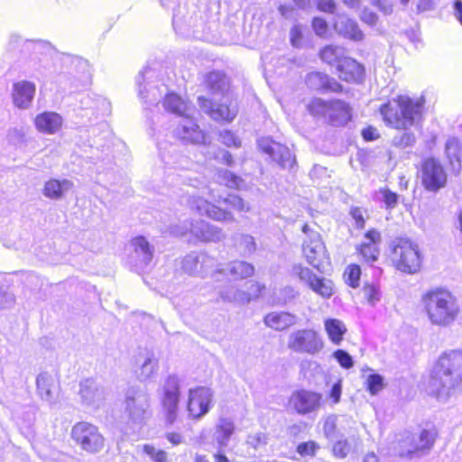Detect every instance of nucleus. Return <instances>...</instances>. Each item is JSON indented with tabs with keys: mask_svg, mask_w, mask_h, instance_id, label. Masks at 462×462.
<instances>
[{
	"mask_svg": "<svg viewBox=\"0 0 462 462\" xmlns=\"http://www.w3.org/2000/svg\"><path fill=\"white\" fill-rule=\"evenodd\" d=\"M425 386L431 396L448 398L462 387V349L443 352L435 361Z\"/></svg>",
	"mask_w": 462,
	"mask_h": 462,
	"instance_id": "1",
	"label": "nucleus"
},
{
	"mask_svg": "<svg viewBox=\"0 0 462 462\" xmlns=\"http://www.w3.org/2000/svg\"><path fill=\"white\" fill-rule=\"evenodd\" d=\"M425 106L424 97L412 98L405 94L382 104L378 111L384 125L394 130H410L420 125Z\"/></svg>",
	"mask_w": 462,
	"mask_h": 462,
	"instance_id": "2",
	"label": "nucleus"
},
{
	"mask_svg": "<svg viewBox=\"0 0 462 462\" xmlns=\"http://www.w3.org/2000/svg\"><path fill=\"white\" fill-rule=\"evenodd\" d=\"M421 304L430 323L439 327L453 324L460 313L456 297L444 288H433L424 292Z\"/></svg>",
	"mask_w": 462,
	"mask_h": 462,
	"instance_id": "3",
	"label": "nucleus"
},
{
	"mask_svg": "<svg viewBox=\"0 0 462 462\" xmlns=\"http://www.w3.org/2000/svg\"><path fill=\"white\" fill-rule=\"evenodd\" d=\"M192 210L199 217L214 222L232 223L236 221V214L246 213L249 207L240 196L228 194L226 198H218L214 201L201 197L195 198L192 200Z\"/></svg>",
	"mask_w": 462,
	"mask_h": 462,
	"instance_id": "4",
	"label": "nucleus"
},
{
	"mask_svg": "<svg viewBox=\"0 0 462 462\" xmlns=\"http://www.w3.org/2000/svg\"><path fill=\"white\" fill-rule=\"evenodd\" d=\"M306 110L312 117L323 119L327 125L335 128L346 126L353 118L351 105L339 98L326 100L312 97L307 104Z\"/></svg>",
	"mask_w": 462,
	"mask_h": 462,
	"instance_id": "5",
	"label": "nucleus"
},
{
	"mask_svg": "<svg viewBox=\"0 0 462 462\" xmlns=\"http://www.w3.org/2000/svg\"><path fill=\"white\" fill-rule=\"evenodd\" d=\"M389 261L391 265L402 273L414 274L422 266V253L413 240L397 237L389 245Z\"/></svg>",
	"mask_w": 462,
	"mask_h": 462,
	"instance_id": "6",
	"label": "nucleus"
},
{
	"mask_svg": "<svg viewBox=\"0 0 462 462\" xmlns=\"http://www.w3.org/2000/svg\"><path fill=\"white\" fill-rule=\"evenodd\" d=\"M70 437L85 452L94 454L103 449L105 438L98 428L87 421H79L72 426Z\"/></svg>",
	"mask_w": 462,
	"mask_h": 462,
	"instance_id": "7",
	"label": "nucleus"
},
{
	"mask_svg": "<svg viewBox=\"0 0 462 462\" xmlns=\"http://www.w3.org/2000/svg\"><path fill=\"white\" fill-rule=\"evenodd\" d=\"M420 178L422 187L430 192H438L448 183V174L440 161L433 156L420 162Z\"/></svg>",
	"mask_w": 462,
	"mask_h": 462,
	"instance_id": "8",
	"label": "nucleus"
},
{
	"mask_svg": "<svg viewBox=\"0 0 462 462\" xmlns=\"http://www.w3.org/2000/svg\"><path fill=\"white\" fill-rule=\"evenodd\" d=\"M303 259L319 272L330 265V255L319 233H312L301 247Z\"/></svg>",
	"mask_w": 462,
	"mask_h": 462,
	"instance_id": "9",
	"label": "nucleus"
},
{
	"mask_svg": "<svg viewBox=\"0 0 462 462\" xmlns=\"http://www.w3.org/2000/svg\"><path fill=\"white\" fill-rule=\"evenodd\" d=\"M323 404L320 393L305 388L294 390L288 399V406L298 415H306L317 411Z\"/></svg>",
	"mask_w": 462,
	"mask_h": 462,
	"instance_id": "10",
	"label": "nucleus"
},
{
	"mask_svg": "<svg viewBox=\"0 0 462 462\" xmlns=\"http://www.w3.org/2000/svg\"><path fill=\"white\" fill-rule=\"evenodd\" d=\"M324 346L320 335L313 328H303L291 333L288 347L297 353L315 355Z\"/></svg>",
	"mask_w": 462,
	"mask_h": 462,
	"instance_id": "11",
	"label": "nucleus"
},
{
	"mask_svg": "<svg viewBox=\"0 0 462 462\" xmlns=\"http://www.w3.org/2000/svg\"><path fill=\"white\" fill-rule=\"evenodd\" d=\"M364 238L365 241L356 246V254L363 265L371 267L381 254L382 233L372 227L364 233Z\"/></svg>",
	"mask_w": 462,
	"mask_h": 462,
	"instance_id": "12",
	"label": "nucleus"
},
{
	"mask_svg": "<svg viewBox=\"0 0 462 462\" xmlns=\"http://www.w3.org/2000/svg\"><path fill=\"white\" fill-rule=\"evenodd\" d=\"M437 437L438 430L435 427L420 430L418 440L412 436H407L400 441V456L412 457L429 451L433 448Z\"/></svg>",
	"mask_w": 462,
	"mask_h": 462,
	"instance_id": "13",
	"label": "nucleus"
},
{
	"mask_svg": "<svg viewBox=\"0 0 462 462\" xmlns=\"http://www.w3.org/2000/svg\"><path fill=\"white\" fill-rule=\"evenodd\" d=\"M292 270L295 276L305 282L318 295L328 299L334 294L335 290L332 281L316 275L312 270L301 263L295 264Z\"/></svg>",
	"mask_w": 462,
	"mask_h": 462,
	"instance_id": "14",
	"label": "nucleus"
},
{
	"mask_svg": "<svg viewBox=\"0 0 462 462\" xmlns=\"http://www.w3.org/2000/svg\"><path fill=\"white\" fill-rule=\"evenodd\" d=\"M260 149L282 169H291L296 164V158L291 150L275 141H262Z\"/></svg>",
	"mask_w": 462,
	"mask_h": 462,
	"instance_id": "15",
	"label": "nucleus"
},
{
	"mask_svg": "<svg viewBox=\"0 0 462 462\" xmlns=\"http://www.w3.org/2000/svg\"><path fill=\"white\" fill-rule=\"evenodd\" d=\"M180 387L177 382H168L161 401L162 410L166 424H173L178 418L180 402Z\"/></svg>",
	"mask_w": 462,
	"mask_h": 462,
	"instance_id": "16",
	"label": "nucleus"
},
{
	"mask_svg": "<svg viewBox=\"0 0 462 462\" xmlns=\"http://www.w3.org/2000/svg\"><path fill=\"white\" fill-rule=\"evenodd\" d=\"M198 103L201 109L214 121L231 123L237 115V106L232 104H213L206 97H199Z\"/></svg>",
	"mask_w": 462,
	"mask_h": 462,
	"instance_id": "17",
	"label": "nucleus"
},
{
	"mask_svg": "<svg viewBox=\"0 0 462 462\" xmlns=\"http://www.w3.org/2000/svg\"><path fill=\"white\" fill-rule=\"evenodd\" d=\"M337 77L348 84H360L364 81L365 69L363 64L352 57L346 56L336 66Z\"/></svg>",
	"mask_w": 462,
	"mask_h": 462,
	"instance_id": "18",
	"label": "nucleus"
},
{
	"mask_svg": "<svg viewBox=\"0 0 462 462\" xmlns=\"http://www.w3.org/2000/svg\"><path fill=\"white\" fill-rule=\"evenodd\" d=\"M310 88L320 93L341 94L344 92L343 85L337 79L321 71H312L306 77Z\"/></svg>",
	"mask_w": 462,
	"mask_h": 462,
	"instance_id": "19",
	"label": "nucleus"
},
{
	"mask_svg": "<svg viewBox=\"0 0 462 462\" xmlns=\"http://www.w3.org/2000/svg\"><path fill=\"white\" fill-rule=\"evenodd\" d=\"M211 402L209 391L203 387H198L189 391L188 411L194 419H199L208 411Z\"/></svg>",
	"mask_w": 462,
	"mask_h": 462,
	"instance_id": "20",
	"label": "nucleus"
},
{
	"mask_svg": "<svg viewBox=\"0 0 462 462\" xmlns=\"http://www.w3.org/2000/svg\"><path fill=\"white\" fill-rule=\"evenodd\" d=\"M34 126L39 133L45 134H57L63 125L62 116L52 111H43L33 119Z\"/></svg>",
	"mask_w": 462,
	"mask_h": 462,
	"instance_id": "21",
	"label": "nucleus"
},
{
	"mask_svg": "<svg viewBox=\"0 0 462 462\" xmlns=\"http://www.w3.org/2000/svg\"><path fill=\"white\" fill-rule=\"evenodd\" d=\"M266 292L265 284L255 280H249L236 291L235 298L238 302L245 304L263 298Z\"/></svg>",
	"mask_w": 462,
	"mask_h": 462,
	"instance_id": "22",
	"label": "nucleus"
},
{
	"mask_svg": "<svg viewBox=\"0 0 462 462\" xmlns=\"http://www.w3.org/2000/svg\"><path fill=\"white\" fill-rule=\"evenodd\" d=\"M35 85L30 81L22 80L14 83L12 98L14 104L19 108L28 107L35 95Z\"/></svg>",
	"mask_w": 462,
	"mask_h": 462,
	"instance_id": "23",
	"label": "nucleus"
},
{
	"mask_svg": "<svg viewBox=\"0 0 462 462\" xmlns=\"http://www.w3.org/2000/svg\"><path fill=\"white\" fill-rule=\"evenodd\" d=\"M149 401L145 403L138 402L135 396L128 395L125 399V414L132 423H143L148 417Z\"/></svg>",
	"mask_w": 462,
	"mask_h": 462,
	"instance_id": "24",
	"label": "nucleus"
},
{
	"mask_svg": "<svg viewBox=\"0 0 462 462\" xmlns=\"http://www.w3.org/2000/svg\"><path fill=\"white\" fill-rule=\"evenodd\" d=\"M178 134L187 142L206 144L207 135L199 128L193 117L186 116L185 122L178 128Z\"/></svg>",
	"mask_w": 462,
	"mask_h": 462,
	"instance_id": "25",
	"label": "nucleus"
},
{
	"mask_svg": "<svg viewBox=\"0 0 462 462\" xmlns=\"http://www.w3.org/2000/svg\"><path fill=\"white\" fill-rule=\"evenodd\" d=\"M263 323L271 329L282 331L294 326L297 318L287 311H271L263 317Z\"/></svg>",
	"mask_w": 462,
	"mask_h": 462,
	"instance_id": "26",
	"label": "nucleus"
},
{
	"mask_svg": "<svg viewBox=\"0 0 462 462\" xmlns=\"http://www.w3.org/2000/svg\"><path fill=\"white\" fill-rule=\"evenodd\" d=\"M228 81L225 73L213 70L203 76L202 86L209 95L223 93L228 88Z\"/></svg>",
	"mask_w": 462,
	"mask_h": 462,
	"instance_id": "27",
	"label": "nucleus"
},
{
	"mask_svg": "<svg viewBox=\"0 0 462 462\" xmlns=\"http://www.w3.org/2000/svg\"><path fill=\"white\" fill-rule=\"evenodd\" d=\"M164 108L173 114L185 117L188 116V103L178 94L167 93L163 99Z\"/></svg>",
	"mask_w": 462,
	"mask_h": 462,
	"instance_id": "28",
	"label": "nucleus"
},
{
	"mask_svg": "<svg viewBox=\"0 0 462 462\" xmlns=\"http://www.w3.org/2000/svg\"><path fill=\"white\" fill-rule=\"evenodd\" d=\"M70 186L71 183L69 180L50 179L44 183L42 193L48 199H60Z\"/></svg>",
	"mask_w": 462,
	"mask_h": 462,
	"instance_id": "29",
	"label": "nucleus"
},
{
	"mask_svg": "<svg viewBox=\"0 0 462 462\" xmlns=\"http://www.w3.org/2000/svg\"><path fill=\"white\" fill-rule=\"evenodd\" d=\"M319 57L323 63L336 67L346 55L342 53V49L339 46L327 44L319 49Z\"/></svg>",
	"mask_w": 462,
	"mask_h": 462,
	"instance_id": "30",
	"label": "nucleus"
},
{
	"mask_svg": "<svg viewBox=\"0 0 462 462\" xmlns=\"http://www.w3.org/2000/svg\"><path fill=\"white\" fill-rule=\"evenodd\" d=\"M324 326L328 338L336 345H338L343 340L347 331L345 324L337 319H326Z\"/></svg>",
	"mask_w": 462,
	"mask_h": 462,
	"instance_id": "31",
	"label": "nucleus"
},
{
	"mask_svg": "<svg viewBox=\"0 0 462 462\" xmlns=\"http://www.w3.org/2000/svg\"><path fill=\"white\" fill-rule=\"evenodd\" d=\"M361 291L365 301L370 305H374L381 299L382 293L377 282H365Z\"/></svg>",
	"mask_w": 462,
	"mask_h": 462,
	"instance_id": "32",
	"label": "nucleus"
},
{
	"mask_svg": "<svg viewBox=\"0 0 462 462\" xmlns=\"http://www.w3.org/2000/svg\"><path fill=\"white\" fill-rule=\"evenodd\" d=\"M344 279L346 283L353 288L356 289L360 284V279H361V267L357 263H350L346 266L345 272H344Z\"/></svg>",
	"mask_w": 462,
	"mask_h": 462,
	"instance_id": "33",
	"label": "nucleus"
},
{
	"mask_svg": "<svg viewBox=\"0 0 462 462\" xmlns=\"http://www.w3.org/2000/svg\"><path fill=\"white\" fill-rule=\"evenodd\" d=\"M404 132L399 135L394 136L392 141V145L397 149H406L411 147L416 143L415 134L409 131L403 130Z\"/></svg>",
	"mask_w": 462,
	"mask_h": 462,
	"instance_id": "34",
	"label": "nucleus"
},
{
	"mask_svg": "<svg viewBox=\"0 0 462 462\" xmlns=\"http://www.w3.org/2000/svg\"><path fill=\"white\" fill-rule=\"evenodd\" d=\"M365 387L371 395L377 394L384 388L383 376L375 373L369 374L366 378Z\"/></svg>",
	"mask_w": 462,
	"mask_h": 462,
	"instance_id": "35",
	"label": "nucleus"
},
{
	"mask_svg": "<svg viewBox=\"0 0 462 462\" xmlns=\"http://www.w3.org/2000/svg\"><path fill=\"white\" fill-rule=\"evenodd\" d=\"M231 273L236 279H245L254 275V268L245 262H236L231 268Z\"/></svg>",
	"mask_w": 462,
	"mask_h": 462,
	"instance_id": "36",
	"label": "nucleus"
},
{
	"mask_svg": "<svg viewBox=\"0 0 462 462\" xmlns=\"http://www.w3.org/2000/svg\"><path fill=\"white\" fill-rule=\"evenodd\" d=\"M342 32L345 37L354 40L361 41L364 37L362 31L359 29L357 23L352 20H346L342 27Z\"/></svg>",
	"mask_w": 462,
	"mask_h": 462,
	"instance_id": "37",
	"label": "nucleus"
},
{
	"mask_svg": "<svg viewBox=\"0 0 462 462\" xmlns=\"http://www.w3.org/2000/svg\"><path fill=\"white\" fill-rule=\"evenodd\" d=\"M319 449V445L314 440L300 442L296 447V452L301 457H314Z\"/></svg>",
	"mask_w": 462,
	"mask_h": 462,
	"instance_id": "38",
	"label": "nucleus"
},
{
	"mask_svg": "<svg viewBox=\"0 0 462 462\" xmlns=\"http://www.w3.org/2000/svg\"><path fill=\"white\" fill-rule=\"evenodd\" d=\"M366 210L358 206H353L349 209V215L354 220L355 227L356 229L362 230L365 226L366 217H365Z\"/></svg>",
	"mask_w": 462,
	"mask_h": 462,
	"instance_id": "39",
	"label": "nucleus"
},
{
	"mask_svg": "<svg viewBox=\"0 0 462 462\" xmlns=\"http://www.w3.org/2000/svg\"><path fill=\"white\" fill-rule=\"evenodd\" d=\"M134 251L136 253H142L147 260H151L152 257V251L150 244L143 236H136L132 240Z\"/></svg>",
	"mask_w": 462,
	"mask_h": 462,
	"instance_id": "40",
	"label": "nucleus"
},
{
	"mask_svg": "<svg viewBox=\"0 0 462 462\" xmlns=\"http://www.w3.org/2000/svg\"><path fill=\"white\" fill-rule=\"evenodd\" d=\"M446 153L447 157L449 160L450 163H453V160H456L457 163L460 165V146L457 140H449L447 142L446 145Z\"/></svg>",
	"mask_w": 462,
	"mask_h": 462,
	"instance_id": "41",
	"label": "nucleus"
},
{
	"mask_svg": "<svg viewBox=\"0 0 462 462\" xmlns=\"http://www.w3.org/2000/svg\"><path fill=\"white\" fill-rule=\"evenodd\" d=\"M351 447L346 439L337 440L332 446V454L335 457L345 458L350 452Z\"/></svg>",
	"mask_w": 462,
	"mask_h": 462,
	"instance_id": "42",
	"label": "nucleus"
},
{
	"mask_svg": "<svg viewBox=\"0 0 462 462\" xmlns=\"http://www.w3.org/2000/svg\"><path fill=\"white\" fill-rule=\"evenodd\" d=\"M311 26L316 35L321 38H327L328 35V23L324 18L314 17L311 21Z\"/></svg>",
	"mask_w": 462,
	"mask_h": 462,
	"instance_id": "43",
	"label": "nucleus"
},
{
	"mask_svg": "<svg viewBox=\"0 0 462 462\" xmlns=\"http://www.w3.org/2000/svg\"><path fill=\"white\" fill-rule=\"evenodd\" d=\"M380 193L383 196V201L387 209H393L397 206L399 200V195L397 193L388 188L381 189Z\"/></svg>",
	"mask_w": 462,
	"mask_h": 462,
	"instance_id": "44",
	"label": "nucleus"
},
{
	"mask_svg": "<svg viewBox=\"0 0 462 462\" xmlns=\"http://www.w3.org/2000/svg\"><path fill=\"white\" fill-rule=\"evenodd\" d=\"M143 451L147 454L154 462H167V454L162 449H156L152 445H144Z\"/></svg>",
	"mask_w": 462,
	"mask_h": 462,
	"instance_id": "45",
	"label": "nucleus"
},
{
	"mask_svg": "<svg viewBox=\"0 0 462 462\" xmlns=\"http://www.w3.org/2000/svg\"><path fill=\"white\" fill-rule=\"evenodd\" d=\"M233 423L226 419H222L217 427V431L219 433L222 440H227L234 432Z\"/></svg>",
	"mask_w": 462,
	"mask_h": 462,
	"instance_id": "46",
	"label": "nucleus"
},
{
	"mask_svg": "<svg viewBox=\"0 0 462 462\" xmlns=\"http://www.w3.org/2000/svg\"><path fill=\"white\" fill-rule=\"evenodd\" d=\"M361 136L365 142H373L381 138V134L377 127L368 125L361 130Z\"/></svg>",
	"mask_w": 462,
	"mask_h": 462,
	"instance_id": "47",
	"label": "nucleus"
},
{
	"mask_svg": "<svg viewBox=\"0 0 462 462\" xmlns=\"http://www.w3.org/2000/svg\"><path fill=\"white\" fill-rule=\"evenodd\" d=\"M334 356L343 368L349 369L353 366L352 357L347 352L339 349L334 353Z\"/></svg>",
	"mask_w": 462,
	"mask_h": 462,
	"instance_id": "48",
	"label": "nucleus"
},
{
	"mask_svg": "<svg viewBox=\"0 0 462 462\" xmlns=\"http://www.w3.org/2000/svg\"><path fill=\"white\" fill-rule=\"evenodd\" d=\"M222 143L228 147H239L241 145L240 140L234 134L232 131L226 130L219 134Z\"/></svg>",
	"mask_w": 462,
	"mask_h": 462,
	"instance_id": "49",
	"label": "nucleus"
},
{
	"mask_svg": "<svg viewBox=\"0 0 462 462\" xmlns=\"http://www.w3.org/2000/svg\"><path fill=\"white\" fill-rule=\"evenodd\" d=\"M221 178L229 188L237 189L241 182L240 177L227 171L222 173Z\"/></svg>",
	"mask_w": 462,
	"mask_h": 462,
	"instance_id": "50",
	"label": "nucleus"
},
{
	"mask_svg": "<svg viewBox=\"0 0 462 462\" xmlns=\"http://www.w3.org/2000/svg\"><path fill=\"white\" fill-rule=\"evenodd\" d=\"M303 39V34L300 26L294 25L291 29L290 41L292 46L300 47Z\"/></svg>",
	"mask_w": 462,
	"mask_h": 462,
	"instance_id": "51",
	"label": "nucleus"
},
{
	"mask_svg": "<svg viewBox=\"0 0 462 462\" xmlns=\"http://www.w3.org/2000/svg\"><path fill=\"white\" fill-rule=\"evenodd\" d=\"M95 390L96 388L91 379H86L80 383L79 394L83 398H88Z\"/></svg>",
	"mask_w": 462,
	"mask_h": 462,
	"instance_id": "52",
	"label": "nucleus"
},
{
	"mask_svg": "<svg viewBox=\"0 0 462 462\" xmlns=\"http://www.w3.org/2000/svg\"><path fill=\"white\" fill-rule=\"evenodd\" d=\"M317 8L320 12L333 14L336 11V4L333 0H319Z\"/></svg>",
	"mask_w": 462,
	"mask_h": 462,
	"instance_id": "53",
	"label": "nucleus"
},
{
	"mask_svg": "<svg viewBox=\"0 0 462 462\" xmlns=\"http://www.w3.org/2000/svg\"><path fill=\"white\" fill-rule=\"evenodd\" d=\"M342 393L341 383L337 382L334 383L328 393V398L331 400L333 404H337L340 402Z\"/></svg>",
	"mask_w": 462,
	"mask_h": 462,
	"instance_id": "54",
	"label": "nucleus"
},
{
	"mask_svg": "<svg viewBox=\"0 0 462 462\" xmlns=\"http://www.w3.org/2000/svg\"><path fill=\"white\" fill-rule=\"evenodd\" d=\"M166 439L173 445L177 446L182 443V436L179 432H169L166 434Z\"/></svg>",
	"mask_w": 462,
	"mask_h": 462,
	"instance_id": "55",
	"label": "nucleus"
},
{
	"mask_svg": "<svg viewBox=\"0 0 462 462\" xmlns=\"http://www.w3.org/2000/svg\"><path fill=\"white\" fill-rule=\"evenodd\" d=\"M361 19L363 22L374 25L377 22V15L373 12H365Z\"/></svg>",
	"mask_w": 462,
	"mask_h": 462,
	"instance_id": "56",
	"label": "nucleus"
},
{
	"mask_svg": "<svg viewBox=\"0 0 462 462\" xmlns=\"http://www.w3.org/2000/svg\"><path fill=\"white\" fill-rule=\"evenodd\" d=\"M455 16L462 24V1L456 0L454 2Z\"/></svg>",
	"mask_w": 462,
	"mask_h": 462,
	"instance_id": "57",
	"label": "nucleus"
},
{
	"mask_svg": "<svg viewBox=\"0 0 462 462\" xmlns=\"http://www.w3.org/2000/svg\"><path fill=\"white\" fill-rule=\"evenodd\" d=\"M363 462H379V458L374 453L371 452L365 456Z\"/></svg>",
	"mask_w": 462,
	"mask_h": 462,
	"instance_id": "58",
	"label": "nucleus"
},
{
	"mask_svg": "<svg viewBox=\"0 0 462 462\" xmlns=\"http://www.w3.org/2000/svg\"><path fill=\"white\" fill-rule=\"evenodd\" d=\"M223 161L226 165L231 166L234 163V159L232 154L229 152H226L223 155Z\"/></svg>",
	"mask_w": 462,
	"mask_h": 462,
	"instance_id": "59",
	"label": "nucleus"
},
{
	"mask_svg": "<svg viewBox=\"0 0 462 462\" xmlns=\"http://www.w3.org/2000/svg\"><path fill=\"white\" fill-rule=\"evenodd\" d=\"M215 462H230L227 458V457L223 453H216L214 455Z\"/></svg>",
	"mask_w": 462,
	"mask_h": 462,
	"instance_id": "60",
	"label": "nucleus"
},
{
	"mask_svg": "<svg viewBox=\"0 0 462 462\" xmlns=\"http://www.w3.org/2000/svg\"><path fill=\"white\" fill-rule=\"evenodd\" d=\"M301 230L304 234L308 236V238L311 236L312 233H316L315 231L310 229L308 224H304L301 227Z\"/></svg>",
	"mask_w": 462,
	"mask_h": 462,
	"instance_id": "61",
	"label": "nucleus"
},
{
	"mask_svg": "<svg viewBox=\"0 0 462 462\" xmlns=\"http://www.w3.org/2000/svg\"><path fill=\"white\" fill-rule=\"evenodd\" d=\"M195 462H209L206 456H196Z\"/></svg>",
	"mask_w": 462,
	"mask_h": 462,
	"instance_id": "62",
	"label": "nucleus"
},
{
	"mask_svg": "<svg viewBox=\"0 0 462 462\" xmlns=\"http://www.w3.org/2000/svg\"><path fill=\"white\" fill-rule=\"evenodd\" d=\"M457 217H458V223H459V229H460L461 233H462V211L459 212Z\"/></svg>",
	"mask_w": 462,
	"mask_h": 462,
	"instance_id": "63",
	"label": "nucleus"
},
{
	"mask_svg": "<svg viewBox=\"0 0 462 462\" xmlns=\"http://www.w3.org/2000/svg\"><path fill=\"white\" fill-rule=\"evenodd\" d=\"M402 4L406 5L408 4L409 0H401Z\"/></svg>",
	"mask_w": 462,
	"mask_h": 462,
	"instance_id": "64",
	"label": "nucleus"
}]
</instances>
